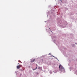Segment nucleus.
<instances>
[{"label":"nucleus","instance_id":"obj_2","mask_svg":"<svg viewBox=\"0 0 77 77\" xmlns=\"http://www.w3.org/2000/svg\"><path fill=\"white\" fill-rule=\"evenodd\" d=\"M20 66H19V65L17 66V69H19L20 68Z\"/></svg>","mask_w":77,"mask_h":77},{"label":"nucleus","instance_id":"obj_7","mask_svg":"<svg viewBox=\"0 0 77 77\" xmlns=\"http://www.w3.org/2000/svg\"><path fill=\"white\" fill-rule=\"evenodd\" d=\"M75 44H76V43H75Z\"/></svg>","mask_w":77,"mask_h":77},{"label":"nucleus","instance_id":"obj_4","mask_svg":"<svg viewBox=\"0 0 77 77\" xmlns=\"http://www.w3.org/2000/svg\"><path fill=\"white\" fill-rule=\"evenodd\" d=\"M36 67V68H35V69H33V70H35L36 69H37V67Z\"/></svg>","mask_w":77,"mask_h":77},{"label":"nucleus","instance_id":"obj_6","mask_svg":"<svg viewBox=\"0 0 77 77\" xmlns=\"http://www.w3.org/2000/svg\"><path fill=\"white\" fill-rule=\"evenodd\" d=\"M18 64H20V63H18Z\"/></svg>","mask_w":77,"mask_h":77},{"label":"nucleus","instance_id":"obj_5","mask_svg":"<svg viewBox=\"0 0 77 77\" xmlns=\"http://www.w3.org/2000/svg\"><path fill=\"white\" fill-rule=\"evenodd\" d=\"M49 28V29H50V30H51V29H50V28Z\"/></svg>","mask_w":77,"mask_h":77},{"label":"nucleus","instance_id":"obj_3","mask_svg":"<svg viewBox=\"0 0 77 77\" xmlns=\"http://www.w3.org/2000/svg\"><path fill=\"white\" fill-rule=\"evenodd\" d=\"M35 60V59H32V60L31 61V63H33L34 62Z\"/></svg>","mask_w":77,"mask_h":77},{"label":"nucleus","instance_id":"obj_1","mask_svg":"<svg viewBox=\"0 0 77 77\" xmlns=\"http://www.w3.org/2000/svg\"><path fill=\"white\" fill-rule=\"evenodd\" d=\"M59 68H60V71L61 72L65 71L64 68L63 66H62V65L61 64L60 65V66H59Z\"/></svg>","mask_w":77,"mask_h":77}]
</instances>
